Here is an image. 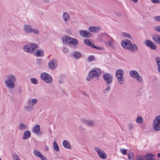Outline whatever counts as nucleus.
<instances>
[{"label":"nucleus","mask_w":160,"mask_h":160,"mask_svg":"<svg viewBox=\"0 0 160 160\" xmlns=\"http://www.w3.org/2000/svg\"><path fill=\"white\" fill-rule=\"evenodd\" d=\"M53 148L57 151H58L59 150V148L57 142L54 141L53 144Z\"/></svg>","instance_id":"30"},{"label":"nucleus","mask_w":160,"mask_h":160,"mask_svg":"<svg viewBox=\"0 0 160 160\" xmlns=\"http://www.w3.org/2000/svg\"><path fill=\"white\" fill-rule=\"evenodd\" d=\"M160 153H158V157H159V156L160 155Z\"/></svg>","instance_id":"58"},{"label":"nucleus","mask_w":160,"mask_h":160,"mask_svg":"<svg viewBox=\"0 0 160 160\" xmlns=\"http://www.w3.org/2000/svg\"><path fill=\"white\" fill-rule=\"evenodd\" d=\"M135 78L138 83H141L142 82L143 79L139 74L137 75Z\"/></svg>","instance_id":"32"},{"label":"nucleus","mask_w":160,"mask_h":160,"mask_svg":"<svg viewBox=\"0 0 160 160\" xmlns=\"http://www.w3.org/2000/svg\"><path fill=\"white\" fill-rule=\"evenodd\" d=\"M94 60V58L93 56H90V57H89L88 59V62H92Z\"/></svg>","instance_id":"42"},{"label":"nucleus","mask_w":160,"mask_h":160,"mask_svg":"<svg viewBox=\"0 0 160 160\" xmlns=\"http://www.w3.org/2000/svg\"><path fill=\"white\" fill-rule=\"evenodd\" d=\"M129 51L131 52H135L138 50V48L137 46L134 44H130L129 47L128 48Z\"/></svg>","instance_id":"16"},{"label":"nucleus","mask_w":160,"mask_h":160,"mask_svg":"<svg viewBox=\"0 0 160 160\" xmlns=\"http://www.w3.org/2000/svg\"><path fill=\"white\" fill-rule=\"evenodd\" d=\"M32 132L38 136L42 134V132L40 130V126L39 125L37 124L32 128Z\"/></svg>","instance_id":"9"},{"label":"nucleus","mask_w":160,"mask_h":160,"mask_svg":"<svg viewBox=\"0 0 160 160\" xmlns=\"http://www.w3.org/2000/svg\"><path fill=\"white\" fill-rule=\"evenodd\" d=\"M47 148H48V147H47V148H46V149H47Z\"/></svg>","instance_id":"59"},{"label":"nucleus","mask_w":160,"mask_h":160,"mask_svg":"<svg viewBox=\"0 0 160 160\" xmlns=\"http://www.w3.org/2000/svg\"><path fill=\"white\" fill-rule=\"evenodd\" d=\"M116 78H117L118 81L120 84H122L124 83L125 79L123 76L119 77Z\"/></svg>","instance_id":"28"},{"label":"nucleus","mask_w":160,"mask_h":160,"mask_svg":"<svg viewBox=\"0 0 160 160\" xmlns=\"http://www.w3.org/2000/svg\"><path fill=\"white\" fill-rule=\"evenodd\" d=\"M31 82L33 84H37L38 83V82L35 78H32L30 79Z\"/></svg>","instance_id":"36"},{"label":"nucleus","mask_w":160,"mask_h":160,"mask_svg":"<svg viewBox=\"0 0 160 160\" xmlns=\"http://www.w3.org/2000/svg\"><path fill=\"white\" fill-rule=\"evenodd\" d=\"M122 35L123 37H125L128 38H131V36L130 34L126 32H123L122 34Z\"/></svg>","instance_id":"39"},{"label":"nucleus","mask_w":160,"mask_h":160,"mask_svg":"<svg viewBox=\"0 0 160 160\" xmlns=\"http://www.w3.org/2000/svg\"><path fill=\"white\" fill-rule=\"evenodd\" d=\"M34 154L37 157H40L41 155H42L40 152L37 150H35L34 151Z\"/></svg>","instance_id":"34"},{"label":"nucleus","mask_w":160,"mask_h":160,"mask_svg":"<svg viewBox=\"0 0 160 160\" xmlns=\"http://www.w3.org/2000/svg\"><path fill=\"white\" fill-rule=\"evenodd\" d=\"M143 121V118L141 116L138 117L136 119V122L138 123H140Z\"/></svg>","instance_id":"33"},{"label":"nucleus","mask_w":160,"mask_h":160,"mask_svg":"<svg viewBox=\"0 0 160 160\" xmlns=\"http://www.w3.org/2000/svg\"><path fill=\"white\" fill-rule=\"evenodd\" d=\"M79 32L82 37L85 38H89L91 36V34L88 32L86 30H81L79 31Z\"/></svg>","instance_id":"13"},{"label":"nucleus","mask_w":160,"mask_h":160,"mask_svg":"<svg viewBox=\"0 0 160 160\" xmlns=\"http://www.w3.org/2000/svg\"><path fill=\"white\" fill-rule=\"evenodd\" d=\"M83 94L86 96L87 97L88 96V95L87 93H86L85 92L83 93Z\"/></svg>","instance_id":"57"},{"label":"nucleus","mask_w":160,"mask_h":160,"mask_svg":"<svg viewBox=\"0 0 160 160\" xmlns=\"http://www.w3.org/2000/svg\"><path fill=\"white\" fill-rule=\"evenodd\" d=\"M111 89V87L110 86H108V87L103 90L104 93H106L107 92H109L110 91Z\"/></svg>","instance_id":"45"},{"label":"nucleus","mask_w":160,"mask_h":160,"mask_svg":"<svg viewBox=\"0 0 160 160\" xmlns=\"http://www.w3.org/2000/svg\"><path fill=\"white\" fill-rule=\"evenodd\" d=\"M131 44V42L128 40L125 39L121 42L122 46L125 49H128Z\"/></svg>","instance_id":"11"},{"label":"nucleus","mask_w":160,"mask_h":160,"mask_svg":"<svg viewBox=\"0 0 160 160\" xmlns=\"http://www.w3.org/2000/svg\"><path fill=\"white\" fill-rule=\"evenodd\" d=\"M155 29L158 32H160V26H157L156 27Z\"/></svg>","instance_id":"50"},{"label":"nucleus","mask_w":160,"mask_h":160,"mask_svg":"<svg viewBox=\"0 0 160 160\" xmlns=\"http://www.w3.org/2000/svg\"><path fill=\"white\" fill-rule=\"evenodd\" d=\"M31 136V133L30 132L27 130L24 133V135L23 136V139H26L30 138Z\"/></svg>","instance_id":"26"},{"label":"nucleus","mask_w":160,"mask_h":160,"mask_svg":"<svg viewBox=\"0 0 160 160\" xmlns=\"http://www.w3.org/2000/svg\"><path fill=\"white\" fill-rule=\"evenodd\" d=\"M39 158L42 159V160H47V158L42 155H41Z\"/></svg>","instance_id":"51"},{"label":"nucleus","mask_w":160,"mask_h":160,"mask_svg":"<svg viewBox=\"0 0 160 160\" xmlns=\"http://www.w3.org/2000/svg\"><path fill=\"white\" fill-rule=\"evenodd\" d=\"M84 42L86 44H87V45L90 46L91 47L93 48H95V49H100V48H98L97 47L95 46L94 45V44H92L90 42V40L89 39H85L84 40Z\"/></svg>","instance_id":"23"},{"label":"nucleus","mask_w":160,"mask_h":160,"mask_svg":"<svg viewBox=\"0 0 160 160\" xmlns=\"http://www.w3.org/2000/svg\"><path fill=\"white\" fill-rule=\"evenodd\" d=\"M130 74L132 77L135 78L139 74L136 71L132 70L130 71Z\"/></svg>","instance_id":"27"},{"label":"nucleus","mask_w":160,"mask_h":160,"mask_svg":"<svg viewBox=\"0 0 160 160\" xmlns=\"http://www.w3.org/2000/svg\"><path fill=\"white\" fill-rule=\"evenodd\" d=\"M152 39L155 43L160 44V35L158 34L154 35L152 36Z\"/></svg>","instance_id":"21"},{"label":"nucleus","mask_w":160,"mask_h":160,"mask_svg":"<svg viewBox=\"0 0 160 160\" xmlns=\"http://www.w3.org/2000/svg\"><path fill=\"white\" fill-rule=\"evenodd\" d=\"M41 79L46 82L50 84L52 82V78L50 75L46 73H43L40 74Z\"/></svg>","instance_id":"2"},{"label":"nucleus","mask_w":160,"mask_h":160,"mask_svg":"<svg viewBox=\"0 0 160 160\" xmlns=\"http://www.w3.org/2000/svg\"><path fill=\"white\" fill-rule=\"evenodd\" d=\"M5 83L7 87L10 89L13 88L15 87L14 82L5 80Z\"/></svg>","instance_id":"15"},{"label":"nucleus","mask_w":160,"mask_h":160,"mask_svg":"<svg viewBox=\"0 0 160 160\" xmlns=\"http://www.w3.org/2000/svg\"><path fill=\"white\" fill-rule=\"evenodd\" d=\"M81 55V53L78 52H75L73 53V57L76 59H78Z\"/></svg>","instance_id":"29"},{"label":"nucleus","mask_w":160,"mask_h":160,"mask_svg":"<svg viewBox=\"0 0 160 160\" xmlns=\"http://www.w3.org/2000/svg\"><path fill=\"white\" fill-rule=\"evenodd\" d=\"M43 2L45 4H48L50 2L49 0H43Z\"/></svg>","instance_id":"53"},{"label":"nucleus","mask_w":160,"mask_h":160,"mask_svg":"<svg viewBox=\"0 0 160 160\" xmlns=\"http://www.w3.org/2000/svg\"><path fill=\"white\" fill-rule=\"evenodd\" d=\"M151 2L154 3H158L160 2L159 0H151Z\"/></svg>","instance_id":"48"},{"label":"nucleus","mask_w":160,"mask_h":160,"mask_svg":"<svg viewBox=\"0 0 160 160\" xmlns=\"http://www.w3.org/2000/svg\"><path fill=\"white\" fill-rule=\"evenodd\" d=\"M120 151L123 155H126L127 154V152L125 149L122 148L120 149Z\"/></svg>","instance_id":"46"},{"label":"nucleus","mask_w":160,"mask_h":160,"mask_svg":"<svg viewBox=\"0 0 160 160\" xmlns=\"http://www.w3.org/2000/svg\"><path fill=\"white\" fill-rule=\"evenodd\" d=\"M70 18L69 14L67 12H64L62 15V19L66 24L68 23Z\"/></svg>","instance_id":"18"},{"label":"nucleus","mask_w":160,"mask_h":160,"mask_svg":"<svg viewBox=\"0 0 160 160\" xmlns=\"http://www.w3.org/2000/svg\"><path fill=\"white\" fill-rule=\"evenodd\" d=\"M158 72L160 73V65L158 66Z\"/></svg>","instance_id":"56"},{"label":"nucleus","mask_w":160,"mask_h":160,"mask_svg":"<svg viewBox=\"0 0 160 160\" xmlns=\"http://www.w3.org/2000/svg\"><path fill=\"white\" fill-rule=\"evenodd\" d=\"M38 102V100L36 99H28L27 102V104L31 106H33L36 104Z\"/></svg>","instance_id":"20"},{"label":"nucleus","mask_w":160,"mask_h":160,"mask_svg":"<svg viewBox=\"0 0 160 160\" xmlns=\"http://www.w3.org/2000/svg\"><path fill=\"white\" fill-rule=\"evenodd\" d=\"M31 32H33L35 34L38 35L39 34L40 32L39 30L37 29H32Z\"/></svg>","instance_id":"35"},{"label":"nucleus","mask_w":160,"mask_h":160,"mask_svg":"<svg viewBox=\"0 0 160 160\" xmlns=\"http://www.w3.org/2000/svg\"><path fill=\"white\" fill-rule=\"evenodd\" d=\"M16 78L15 76L12 74H9L7 76L5 80L9 81L10 82H15L16 81Z\"/></svg>","instance_id":"19"},{"label":"nucleus","mask_w":160,"mask_h":160,"mask_svg":"<svg viewBox=\"0 0 160 160\" xmlns=\"http://www.w3.org/2000/svg\"><path fill=\"white\" fill-rule=\"evenodd\" d=\"M47 148H48V147H47V148H46V149H47Z\"/></svg>","instance_id":"60"},{"label":"nucleus","mask_w":160,"mask_h":160,"mask_svg":"<svg viewBox=\"0 0 160 160\" xmlns=\"http://www.w3.org/2000/svg\"><path fill=\"white\" fill-rule=\"evenodd\" d=\"M38 48V46L37 44L30 43L24 46L23 49L25 52L32 54L34 53L35 50Z\"/></svg>","instance_id":"1"},{"label":"nucleus","mask_w":160,"mask_h":160,"mask_svg":"<svg viewBox=\"0 0 160 160\" xmlns=\"http://www.w3.org/2000/svg\"><path fill=\"white\" fill-rule=\"evenodd\" d=\"M131 0L132 1V2H134V3H137L138 2V0Z\"/></svg>","instance_id":"55"},{"label":"nucleus","mask_w":160,"mask_h":160,"mask_svg":"<svg viewBox=\"0 0 160 160\" xmlns=\"http://www.w3.org/2000/svg\"><path fill=\"white\" fill-rule=\"evenodd\" d=\"M89 30L90 32H92L93 33L95 32V27L94 26H91L89 28Z\"/></svg>","instance_id":"40"},{"label":"nucleus","mask_w":160,"mask_h":160,"mask_svg":"<svg viewBox=\"0 0 160 160\" xmlns=\"http://www.w3.org/2000/svg\"><path fill=\"white\" fill-rule=\"evenodd\" d=\"M101 74V71L99 69L95 68L91 70L89 74V77L92 78L93 76H98Z\"/></svg>","instance_id":"8"},{"label":"nucleus","mask_w":160,"mask_h":160,"mask_svg":"<svg viewBox=\"0 0 160 160\" xmlns=\"http://www.w3.org/2000/svg\"><path fill=\"white\" fill-rule=\"evenodd\" d=\"M68 51V49L66 48H64L63 49V51L64 52H67Z\"/></svg>","instance_id":"54"},{"label":"nucleus","mask_w":160,"mask_h":160,"mask_svg":"<svg viewBox=\"0 0 160 160\" xmlns=\"http://www.w3.org/2000/svg\"><path fill=\"white\" fill-rule=\"evenodd\" d=\"M27 126L24 123H21L19 126L20 129L21 130H25L26 129Z\"/></svg>","instance_id":"31"},{"label":"nucleus","mask_w":160,"mask_h":160,"mask_svg":"<svg viewBox=\"0 0 160 160\" xmlns=\"http://www.w3.org/2000/svg\"><path fill=\"white\" fill-rule=\"evenodd\" d=\"M156 61L157 66L160 65V58L158 57L156 58Z\"/></svg>","instance_id":"43"},{"label":"nucleus","mask_w":160,"mask_h":160,"mask_svg":"<svg viewBox=\"0 0 160 160\" xmlns=\"http://www.w3.org/2000/svg\"><path fill=\"white\" fill-rule=\"evenodd\" d=\"M137 160H144V159L143 157L139 156L137 158Z\"/></svg>","instance_id":"52"},{"label":"nucleus","mask_w":160,"mask_h":160,"mask_svg":"<svg viewBox=\"0 0 160 160\" xmlns=\"http://www.w3.org/2000/svg\"><path fill=\"white\" fill-rule=\"evenodd\" d=\"M47 148H48V147H47V148H46V149H47Z\"/></svg>","instance_id":"61"},{"label":"nucleus","mask_w":160,"mask_h":160,"mask_svg":"<svg viewBox=\"0 0 160 160\" xmlns=\"http://www.w3.org/2000/svg\"><path fill=\"white\" fill-rule=\"evenodd\" d=\"M32 28L31 26L30 25L26 24L24 26L23 30L24 32L26 33H31Z\"/></svg>","instance_id":"14"},{"label":"nucleus","mask_w":160,"mask_h":160,"mask_svg":"<svg viewBox=\"0 0 160 160\" xmlns=\"http://www.w3.org/2000/svg\"><path fill=\"white\" fill-rule=\"evenodd\" d=\"M28 111H31L33 110V108L32 107V106H26L24 107Z\"/></svg>","instance_id":"37"},{"label":"nucleus","mask_w":160,"mask_h":160,"mask_svg":"<svg viewBox=\"0 0 160 160\" xmlns=\"http://www.w3.org/2000/svg\"><path fill=\"white\" fill-rule=\"evenodd\" d=\"M128 127L129 129L130 130H131L132 129H133V128H134L133 124L132 123H130L128 124Z\"/></svg>","instance_id":"41"},{"label":"nucleus","mask_w":160,"mask_h":160,"mask_svg":"<svg viewBox=\"0 0 160 160\" xmlns=\"http://www.w3.org/2000/svg\"><path fill=\"white\" fill-rule=\"evenodd\" d=\"M153 128L156 131L160 130V116H157L154 120L153 123Z\"/></svg>","instance_id":"4"},{"label":"nucleus","mask_w":160,"mask_h":160,"mask_svg":"<svg viewBox=\"0 0 160 160\" xmlns=\"http://www.w3.org/2000/svg\"><path fill=\"white\" fill-rule=\"evenodd\" d=\"M102 36L107 39V41L105 42L106 45L107 46L110 47L112 48H114V47L113 45V43H114V41L112 38L106 33H103Z\"/></svg>","instance_id":"3"},{"label":"nucleus","mask_w":160,"mask_h":160,"mask_svg":"<svg viewBox=\"0 0 160 160\" xmlns=\"http://www.w3.org/2000/svg\"><path fill=\"white\" fill-rule=\"evenodd\" d=\"M128 156L129 159L132 158L133 157V155L132 152H130L128 153Z\"/></svg>","instance_id":"44"},{"label":"nucleus","mask_w":160,"mask_h":160,"mask_svg":"<svg viewBox=\"0 0 160 160\" xmlns=\"http://www.w3.org/2000/svg\"><path fill=\"white\" fill-rule=\"evenodd\" d=\"M58 64L57 60L52 58L48 62V67L51 69H55L57 66Z\"/></svg>","instance_id":"7"},{"label":"nucleus","mask_w":160,"mask_h":160,"mask_svg":"<svg viewBox=\"0 0 160 160\" xmlns=\"http://www.w3.org/2000/svg\"><path fill=\"white\" fill-rule=\"evenodd\" d=\"M94 149L95 151L98 152L99 157L101 158L105 159L106 158L107 155L103 151L97 147H95Z\"/></svg>","instance_id":"10"},{"label":"nucleus","mask_w":160,"mask_h":160,"mask_svg":"<svg viewBox=\"0 0 160 160\" xmlns=\"http://www.w3.org/2000/svg\"><path fill=\"white\" fill-rule=\"evenodd\" d=\"M43 51L41 49H39L36 51L34 53L35 56L37 57H42L43 56Z\"/></svg>","instance_id":"22"},{"label":"nucleus","mask_w":160,"mask_h":160,"mask_svg":"<svg viewBox=\"0 0 160 160\" xmlns=\"http://www.w3.org/2000/svg\"><path fill=\"white\" fill-rule=\"evenodd\" d=\"M155 20L158 21H160V16H157L154 17Z\"/></svg>","instance_id":"49"},{"label":"nucleus","mask_w":160,"mask_h":160,"mask_svg":"<svg viewBox=\"0 0 160 160\" xmlns=\"http://www.w3.org/2000/svg\"><path fill=\"white\" fill-rule=\"evenodd\" d=\"M124 73V71L120 69L118 70L115 73L116 77L123 76Z\"/></svg>","instance_id":"24"},{"label":"nucleus","mask_w":160,"mask_h":160,"mask_svg":"<svg viewBox=\"0 0 160 160\" xmlns=\"http://www.w3.org/2000/svg\"><path fill=\"white\" fill-rule=\"evenodd\" d=\"M81 122L88 126L90 127L95 125V122L92 120H87L85 119H82L81 120Z\"/></svg>","instance_id":"12"},{"label":"nucleus","mask_w":160,"mask_h":160,"mask_svg":"<svg viewBox=\"0 0 160 160\" xmlns=\"http://www.w3.org/2000/svg\"><path fill=\"white\" fill-rule=\"evenodd\" d=\"M12 158L13 160H20L19 156L16 154H14L12 155Z\"/></svg>","instance_id":"38"},{"label":"nucleus","mask_w":160,"mask_h":160,"mask_svg":"<svg viewBox=\"0 0 160 160\" xmlns=\"http://www.w3.org/2000/svg\"><path fill=\"white\" fill-rule=\"evenodd\" d=\"M103 78L107 85L111 83L112 81L113 77L110 74L105 73L103 75Z\"/></svg>","instance_id":"6"},{"label":"nucleus","mask_w":160,"mask_h":160,"mask_svg":"<svg viewBox=\"0 0 160 160\" xmlns=\"http://www.w3.org/2000/svg\"><path fill=\"white\" fill-rule=\"evenodd\" d=\"M62 144L64 148L67 149H71L72 147L69 143L66 140H64Z\"/></svg>","instance_id":"25"},{"label":"nucleus","mask_w":160,"mask_h":160,"mask_svg":"<svg viewBox=\"0 0 160 160\" xmlns=\"http://www.w3.org/2000/svg\"><path fill=\"white\" fill-rule=\"evenodd\" d=\"M62 40L63 42L69 44L77 45L78 43V41L76 39L71 38L68 36H66L62 38Z\"/></svg>","instance_id":"5"},{"label":"nucleus","mask_w":160,"mask_h":160,"mask_svg":"<svg viewBox=\"0 0 160 160\" xmlns=\"http://www.w3.org/2000/svg\"><path fill=\"white\" fill-rule=\"evenodd\" d=\"M95 32H99L101 30V28L99 27H95Z\"/></svg>","instance_id":"47"},{"label":"nucleus","mask_w":160,"mask_h":160,"mask_svg":"<svg viewBox=\"0 0 160 160\" xmlns=\"http://www.w3.org/2000/svg\"><path fill=\"white\" fill-rule=\"evenodd\" d=\"M146 43L148 47H150L152 49L155 50L157 48L156 46L152 42L149 40H148L146 41Z\"/></svg>","instance_id":"17"}]
</instances>
